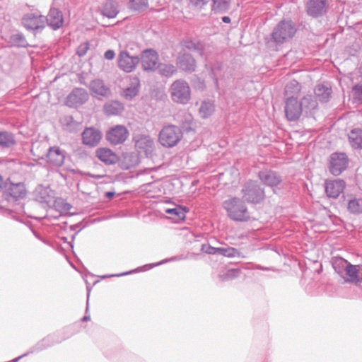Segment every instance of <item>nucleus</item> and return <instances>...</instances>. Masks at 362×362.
Here are the masks:
<instances>
[{
	"label": "nucleus",
	"instance_id": "obj_1",
	"mask_svg": "<svg viewBox=\"0 0 362 362\" xmlns=\"http://www.w3.org/2000/svg\"><path fill=\"white\" fill-rule=\"evenodd\" d=\"M223 206L228 216L236 221H247L250 218L245 202L238 197H232L223 202Z\"/></svg>",
	"mask_w": 362,
	"mask_h": 362
},
{
	"label": "nucleus",
	"instance_id": "obj_2",
	"mask_svg": "<svg viewBox=\"0 0 362 362\" xmlns=\"http://www.w3.org/2000/svg\"><path fill=\"white\" fill-rule=\"evenodd\" d=\"M183 134L181 129L173 124L164 126L158 134L159 143L165 148H173L182 139Z\"/></svg>",
	"mask_w": 362,
	"mask_h": 362
},
{
	"label": "nucleus",
	"instance_id": "obj_3",
	"mask_svg": "<svg viewBox=\"0 0 362 362\" xmlns=\"http://www.w3.org/2000/svg\"><path fill=\"white\" fill-rule=\"evenodd\" d=\"M170 98L174 103L185 105L191 98V89L187 81L183 79L175 81L169 88Z\"/></svg>",
	"mask_w": 362,
	"mask_h": 362
},
{
	"label": "nucleus",
	"instance_id": "obj_4",
	"mask_svg": "<svg viewBox=\"0 0 362 362\" xmlns=\"http://www.w3.org/2000/svg\"><path fill=\"white\" fill-rule=\"evenodd\" d=\"M296 33V28L291 20H282L274 28L272 40L277 44H283L291 39Z\"/></svg>",
	"mask_w": 362,
	"mask_h": 362
},
{
	"label": "nucleus",
	"instance_id": "obj_5",
	"mask_svg": "<svg viewBox=\"0 0 362 362\" xmlns=\"http://www.w3.org/2000/svg\"><path fill=\"white\" fill-rule=\"evenodd\" d=\"M41 145L37 144H33L31 149L32 154L38 159H43L45 156L47 162L51 165L57 167L62 166L64 163L65 151L62 150L59 146L50 147L47 153L42 155L35 153V150L37 149Z\"/></svg>",
	"mask_w": 362,
	"mask_h": 362
},
{
	"label": "nucleus",
	"instance_id": "obj_6",
	"mask_svg": "<svg viewBox=\"0 0 362 362\" xmlns=\"http://www.w3.org/2000/svg\"><path fill=\"white\" fill-rule=\"evenodd\" d=\"M243 197L249 203L257 204L264 198V190L257 181L247 182L242 189Z\"/></svg>",
	"mask_w": 362,
	"mask_h": 362
},
{
	"label": "nucleus",
	"instance_id": "obj_7",
	"mask_svg": "<svg viewBox=\"0 0 362 362\" xmlns=\"http://www.w3.org/2000/svg\"><path fill=\"white\" fill-rule=\"evenodd\" d=\"M22 24L28 30H42L46 25V17L40 11L28 13L22 18Z\"/></svg>",
	"mask_w": 362,
	"mask_h": 362
},
{
	"label": "nucleus",
	"instance_id": "obj_8",
	"mask_svg": "<svg viewBox=\"0 0 362 362\" xmlns=\"http://www.w3.org/2000/svg\"><path fill=\"white\" fill-rule=\"evenodd\" d=\"M26 195V189L24 183H13L10 181L4 184V197L8 202H14L23 199Z\"/></svg>",
	"mask_w": 362,
	"mask_h": 362
},
{
	"label": "nucleus",
	"instance_id": "obj_9",
	"mask_svg": "<svg viewBox=\"0 0 362 362\" xmlns=\"http://www.w3.org/2000/svg\"><path fill=\"white\" fill-rule=\"evenodd\" d=\"M135 147L139 153H144L145 156L149 157L153 155L155 150L153 139L146 134H139L134 139Z\"/></svg>",
	"mask_w": 362,
	"mask_h": 362
},
{
	"label": "nucleus",
	"instance_id": "obj_10",
	"mask_svg": "<svg viewBox=\"0 0 362 362\" xmlns=\"http://www.w3.org/2000/svg\"><path fill=\"white\" fill-rule=\"evenodd\" d=\"M140 62V58L136 55H130L127 50L119 52L117 58L118 66L126 73L132 72Z\"/></svg>",
	"mask_w": 362,
	"mask_h": 362
},
{
	"label": "nucleus",
	"instance_id": "obj_11",
	"mask_svg": "<svg viewBox=\"0 0 362 362\" xmlns=\"http://www.w3.org/2000/svg\"><path fill=\"white\" fill-rule=\"evenodd\" d=\"M349 159L344 153H334L330 156L329 169L335 176L339 175L347 168Z\"/></svg>",
	"mask_w": 362,
	"mask_h": 362
},
{
	"label": "nucleus",
	"instance_id": "obj_12",
	"mask_svg": "<svg viewBox=\"0 0 362 362\" xmlns=\"http://www.w3.org/2000/svg\"><path fill=\"white\" fill-rule=\"evenodd\" d=\"M303 111L302 104L293 95L286 98L285 114L289 121H296L300 117Z\"/></svg>",
	"mask_w": 362,
	"mask_h": 362
},
{
	"label": "nucleus",
	"instance_id": "obj_13",
	"mask_svg": "<svg viewBox=\"0 0 362 362\" xmlns=\"http://www.w3.org/2000/svg\"><path fill=\"white\" fill-rule=\"evenodd\" d=\"M128 136L129 131L123 125H116L112 127L106 134L107 140L114 145L122 144Z\"/></svg>",
	"mask_w": 362,
	"mask_h": 362
},
{
	"label": "nucleus",
	"instance_id": "obj_14",
	"mask_svg": "<svg viewBox=\"0 0 362 362\" xmlns=\"http://www.w3.org/2000/svg\"><path fill=\"white\" fill-rule=\"evenodd\" d=\"M88 92L81 88H74L66 97V105L74 107L85 103L88 99Z\"/></svg>",
	"mask_w": 362,
	"mask_h": 362
},
{
	"label": "nucleus",
	"instance_id": "obj_15",
	"mask_svg": "<svg viewBox=\"0 0 362 362\" xmlns=\"http://www.w3.org/2000/svg\"><path fill=\"white\" fill-rule=\"evenodd\" d=\"M346 183L341 179L326 180L325 183V192L329 198L337 199L344 192Z\"/></svg>",
	"mask_w": 362,
	"mask_h": 362
},
{
	"label": "nucleus",
	"instance_id": "obj_16",
	"mask_svg": "<svg viewBox=\"0 0 362 362\" xmlns=\"http://www.w3.org/2000/svg\"><path fill=\"white\" fill-rule=\"evenodd\" d=\"M158 55L156 51L147 49L142 52L141 62L145 71H153L156 68Z\"/></svg>",
	"mask_w": 362,
	"mask_h": 362
},
{
	"label": "nucleus",
	"instance_id": "obj_17",
	"mask_svg": "<svg viewBox=\"0 0 362 362\" xmlns=\"http://www.w3.org/2000/svg\"><path fill=\"white\" fill-rule=\"evenodd\" d=\"M327 0H309L306 6L308 14L315 18L324 15L327 11Z\"/></svg>",
	"mask_w": 362,
	"mask_h": 362
},
{
	"label": "nucleus",
	"instance_id": "obj_18",
	"mask_svg": "<svg viewBox=\"0 0 362 362\" xmlns=\"http://www.w3.org/2000/svg\"><path fill=\"white\" fill-rule=\"evenodd\" d=\"M127 86L122 90V96L127 100L136 96L140 90V80L137 76H129Z\"/></svg>",
	"mask_w": 362,
	"mask_h": 362
},
{
	"label": "nucleus",
	"instance_id": "obj_19",
	"mask_svg": "<svg viewBox=\"0 0 362 362\" xmlns=\"http://www.w3.org/2000/svg\"><path fill=\"white\" fill-rule=\"evenodd\" d=\"M178 67L187 72L192 73L196 69V61L193 57L188 53L180 54L177 58Z\"/></svg>",
	"mask_w": 362,
	"mask_h": 362
},
{
	"label": "nucleus",
	"instance_id": "obj_20",
	"mask_svg": "<svg viewBox=\"0 0 362 362\" xmlns=\"http://www.w3.org/2000/svg\"><path fill=\"white\" fill-rule=\"evenodd\" d=\"M344 274L345 276L343 277L346 282L354 284L362 282V269L360 265H354L350 263Z\"/></svg>",
	"mask_w": 362,
	"mask_h": 362
},
{
	"label": "nucleus",
	"instance_id": "obj_21",
	"mask_svg": "<svg viewBox=\"0 0 362 362\" xmlns=\"http://www.w3.org/2000/svg\"><path fill=\"white\" fill-rule=\"evenodd\" d=\"M258 176L262 182L269 187L277 186L282 180L277 173L269 170L259 171Z\"/></svg>",
	"mask_w": 362,
	"mask_h": 362
},
{
	"label": "nucleus",
	"instance_id": "obj_22",
	"mask_svg": "<svg viewBox=\"0 0 362 362\" xmlns=\"http://www.w3.org/2000/svg\"><path fill=\"white\" fill-rule=\"evenodd\" d=\"M101 139L100 132L92 127L86 128L82 133L83 143L89 146H96Z\"/></svg>",
	"mask_w": 362,
	"mask_h": 362
},
{
	"label": "nucleus",
	"instance_id": "obj_23",
	"mask_svg": "<svg viewBox=\"0 0 362 362\" xmlns=\"http://www.w3.org/2000/svg\"><path fill=\"white\" fill-rule=\"evenodd\" d=\"M100 13L108 18H114L119 13L118 4L114 0H107L99 7Z\"/></svg>",
	"mask_w": 362,
	"mask_h": 362
},
{
	"label": "nucleus",
	"instance_id": "obj_24",
	"mask_svg": "<svg viewBox=\"0 0 362 362\" xmlns=\"http://www.w3.org/2000/svg\"><path fill=\"white\" fill-rule=\"evenodd\" d=\"M46 17V24L49 25L54 30L59 29L63 24V17L62 13L57 8H50L49 12Z\"/></svg>",
	"mask_w": 362,
	"mask_h": 362
},
{
	"label": "nucleus",
	"instance_id": "obj_25",
	"mask_svg": "<svg viewBox=\"0 0 362 362\" xmlns=\"http://www.w3.org/2000/svg\"><path fill=\"white\" fill-rule=\"evenodd\" d=\"M98 158L107 165L116 163L118 156L112 150L107 148H100L96 151Z\"/></svg>",
	"mask_w": 362,
	"mask_h": 362
},
{
	"label": "nucleus",
	"instance_id": "obj_26",
	"mask_svg": "<svg viewBox=\"0 0 362 362\" xmlns=\"http://www.w3.org/2000/svg\"><path fill=\"white\" fill-rule=\"evenodd\" d=\"M90 90L95 95L107 97L110 94V88L105 85L103 81L95 79L90 83Z\"/></svg>",
	"mask_w": 362,
	"mask_h": 362
},
{
	"label": "nucleus",
	"instance_id": "obj_27",
	"mask_svg": "<svg viewBox=\"0 0 362 362\" xmlns=\"http://www.w3.org/2000/svg\"><path fill=\"white\" fill-rule=\"evenodd\" d=\"M16 144L14 134L10 132H0V148L7 149L13 147Z\"/></svg>",
	"mask_w": 362,
	"mask_h": 362
},
{
	"label": "nucleus",
	"instance_id": "obj_28",
	"mask_svg": "<svg viewBox=\"0 0 362 362\" xmlns=\"http://www.w3.org/2000/svg\"><path fill=\"white\" fill-rule=\"evenodd\" d=\"M332 94V88L325 84H318L315 88V95L320 102L326 103Z\"/></svg>",
	"mask_w": 362,
	"mask_h": 362
},
{
	"label": "nucleus",
	"instance_id": "obj_29",
	"mask_svg": "<svg viewBox=\"0 0 362 362\" xmlns=\"http://www.w3.org/2000/svg\"><path fill=\"white\" fill-rule=\"evenodd\" d=\"M52 194L49 188L39 187L35 190V199L40 203L49 204L53 199Z\"/></svg>",
	"mask_w": 362,
	"mask_h": 362
},
{
	"label": "nucleus",
	"instance_id": "obj_30",
	"mask_svg": "<svg viewBox=\"0 0 362 362\" xmlns=\"http://www.w3.org/2000/svg\"><path fill=\"white\" fill-rule=\"evenodd\" d=\"M349 140L354 148H362V129L356 128L349 134Z\"/></svg>",
	"mask_w": 362,
	"mask_h": 362
},
{
	"label": "nucleus",
	"instance_id": "obj_31",
	"mask_svg": "<svg viewBox=\"0 0 362 362\" xmlns=\"http://www.w3.org/2000/svg\"><path fill=\"white\" fill-rule=\"evenodd\" d=\"M332 264L334 271L341 276H344V274L350 262L342 257H334L332 259Z\"/></svg>",
	"mask_w": 362,
	"mask_h": 362
},
{
	"label": "nucleus",
	"instance_id": "obj_32",
	"mask_svg": "<svg viewBox=\"0 0 362 362\" xmlns=\"http://www.w3.org/2000/svg\"><path fill=\"white\" fill-rule=\"evenodd\" d=\"M124 110L122 103L118 101H111L104 105V112L107 115H117Z\"/></svg>",
	"mask_w": 362,
	"mask_h": 362
},
{
	"label": "nucleus",
	"instance_id": "obj_33",
	"mask_svg": "<svg viewBox=\"0 0 362 362\" xmlns=\"http://www.w3.org/2000/svg\"><path fill=\"white\" fill-rule=\"evenodd\" d=\"M165 212L169 214L170 218L174 219L175 221L184 220L187 210L180 206H176L174 208H168L165 209Z\"/></svg>",
	"mask_w": 362,
	"mask_h": 362
},
{
	"label": "nucleus",
	"instance_id": "obj_34",
	"mask_svg": "<svg viewBox=\"0 0 362 362\" xmlns=\"http://www.w3.org/2000/svg\"><path fill=\"white\" fill-rule=\"evenodd\" d=\"M148 0H129L127 7L132 11L142 12L148 8Z\"/></svg>",
	"mask_w": 362,
	"mask_h": 362
},
{
	"label": "nucleus",
	"instance_id": "obj_35",
	"mask_svg": "<svg viewBox=\"0 0 362 362\" xmlns=\"http://www.w3.org/2000/svg\"><path fill=\"white\" fill-rule=\"evenodd\" d=\"M348 211L353 214H362V199L353 198L348 202L347 204Z\"/></svg>",
	"mask_w": 362,
	"mask_h": 362
},
{
	"label": "nucleus",
	"instance_id": "obj_36",
	"mask_svg": "<svg viewBox=\"0 0 362 362\" xmlns=\"http://www.w3.org/2000/svg\"><path fill=\"white\" fill-rule=\"evenodd\" d=\"M241 274L240 269L233 268L223 270L218 274V277L222 281H230L238 277Z\"/></svg>",
	"mask_w": 362,
	"mask_h": 362
},
{
	"label": "nucleus",
	"instance_id": "obj_37",
	"mask_svg": "<svg viewBox=\"0 0 362 362\" xmlns=\"http://www.w3.org/2000/svg\"><path fill=\"white\" fill-rule=\"evenodd\" d=\"M157 68L158 73L165 77H170L177 72V68L172 64L161 63Z\"/></svg>",
	"mask_w": 362,
	"mask_h": 362
},
{
	"label": "nucleus",
	"instance_id": "obj_38",
	"mask_svg": "<svg viewBox=\"0 0 362 362\" xmlns=\"http://www.w3.org/2000/svg\"><path fill=\"white\" fill-rule=\"evenodd\" d=\"M9 43L12 46L18 47H26L28 46V43L25 36L21 33L11 35L10 37Z\"/></svg>",
	"mask_w": 362,
	"mask_h": 362
},
{
	"label": "nucleus",
	"instance_id": "obj_39",
	"mask_svg": "<svg viewBox=\"0 0 362 362\" xmlns=\"http://www.w3.org/2000/svg\"><path fill=\"white\" fill-rule=\"evenodd\" d=\"M214 112V105L209 100L203 101L199 107V115L202 118H208Z\"/></svg>",
	"mask_w": 362,
	"mask_h": 362
},
{
	"label": "nucleus",
	"instance_id": "obj_40",
	"mask_svg": "<svg viewBox=\"0 0 362 362\" xmlns=\"http://www.w3.org/2000/svg\"><path fill=\"white\" fill-rule=\"evenodd\" d=\"M212 11L215 13H223L230 7V0H212Z\"/></svg>",
	"mask_w": 362,
	"mask_h": 362
},
{
	"label": "nucleus",
	"instance_id": "obj_41",
	"mask_svg": "<svg viewBox=\"0 0 362 362\" xmlns=\"http://www.w3.org/2000/svg\"><path fill=\"white\" fill-rule=\"evenodd\" d=\"M223 64L221 62H215L210 68V74L214 81L216 88L218 87V80L222 75Z\"/></svg>",
	"mask_w": 362,
	"mask_h": 362
},
{
	"label": "nucleus",
	"instance_id": "obj_42",
	"mask_svg": "<svg viewBox=\"0 0 362 362\" xmlns=\"http://www.w3.org/2000/svg\"><path fill=\"white\" fill-rule=\"evenodd\" d=\"M300 91V83L296 81L293 80L287 83L285 87V94L287 98L293 96L296 97L298 93Z\"/></svg>",
	"mask_w": 362,
	"mask_h": 362
},
{
	"label": "nucleus",
	"instance_id": "obj_43",
	"mask_svg": "<svg viewBox=\"0 0 362 362\" xmlns=\"http://www.w3.org/2000/svg\"><path fill=\"white\" fill-rule=\"evenodd\" d=\"M300 103L302 104L303 109L308 110H314L317 105V102L313 100L311 95L305 96L300 101Z\"/></svg>",
	"mask_w": 362,
	"mask_h": 362
},
{
	"label": "nucleus",
	"instance_id": "obj_44",
	"mask_svg": "<svg viewBox=\"0 0 362 362\" xmlns=\"http://www.w3.org/2000/svg\"><path fill=\"white\" fill-rule=\"evenodd\" d=\"M55 209L59 211L61 214H66L69 211V210L71 208V204L66 202L63 199H57L54 202V204Z\"/></svg>",
	"mask_w": 362,
	"mask_h": 362
},
{
	"label": "nucleus",
	"instance_id": "obj_45",
	"mask_svg": "<svg viewBox=\"0 0 362 362\" xmlns=\"http://www.w3.org/2000/svg\"><path fill=\"white\" fill-rule=\"evenodd\" d=\"M185 46L188 49L197 51L201 56L203 55V46L200 42L189 41Z\"/></svg>",
	"mask_w": 362,
	"mask_h": 362
},
{
	"label": "nucleus",
	"instance_id": "obj_46",
	"mask_svg": "<svg viewBox=\"0 0 362 362\" xmlns=\"http://www.w3.org/2000/svg\"><path fill=\"white\" fill-rule=\"evenodd\" d=\"M223 256L227 257H240V252L236 248L232 247H226Z\"/></svg>",
	"mask_w": 362,
	"mask_h": 362
},
{
	"label": "nucleus",
	"instance_id": "obj_47",
	"mask_svg": "<svg viewBox=\"0 0 362 362\" xmlns=\"http://www.w3.org/2000/svg\"><path fill=\"white\" fill-rule=\"evenodd\" d=\"M354 98L362 102V84H357L353 88Z\"/></svg>",
	"mask_w": 362,
	"mask_h": 362
},
{
	"label": "nucleus",
	"instance_id": "obj_48",
	"mask_svg": "<svg viewBox=\"0 0 362 362\" xmlns=\"http://www.w3.org/2000/svg\"><path fill=\"white\" fill-rule=\"evenodd\" d=\"M89 45L88 42L81 44L77 49V54L80 57L84 56L86 54Z\"/></svg>",
	"mask_w": 362,
	"mask_h": 362
},
{
	"label": "nucleus",
	"instance_id": "obj_49",
	"mask_svg": "<svg viewBox=\"0 0 362 362\" xmlns=\"http://www.w3.org/2000/svg\"><path fill=\"white\" fill-rule=\"evenodd\" d=\"M216 250L217 247L211 246L210 245H203L202 247V250L203 252L210 255H216Z\"/></svg>",
	"mask_w": 362,
	"mask_h": 362
},
{
	"label": "nucleus",
	"instance_id": "obj_50",
	"mask_svg": "<svg viewBox=\"0 0 362 362\" xmlns=\"http://www.w3.org/2000/svg\"><path fill=\"white\" fill-rule=\"evenodd\" d=\"M49 339H43L41 341L37 343L36 344V349L37 350H42L47 346H49V344L48 343Z\"/></svg>",
	"mask_w": 362,
	"mask_h": 362
},
{
	"label": "nucleus",
	"instance_id": "obj_51",
	"mask_svg": "<svg viewBox=\"0 0 362 362\" xmlns=\"http://www.w3.org/2000/svg\"><path fill=\"white\" fill-rule=\"evenodd\" d=\"M192 4H193L195 6H200L202 7L204 5H206L209 0H189Z\"/></svg>",
	"mask_w": 362,
	"mask_h": 362
},
{
	"label": "nucleus",
	"instance_id": "obj_52",
	"mask_svg": "<svg viewBox=\"0 0 362 362\" xmlns=\"http://www.w3.org/2000/svg\"><path fill=\"white\" fill-rule=\"evenodd\" d=\"M177 259H180V258L177 257H173L171 259H163L159 262H157L156 264H151V268L153 267H156V266H159V265H161L165 262H170V261H173V260H177Z\"/></svg>",
	"mask_w": 362,
	"mask_h": 362
},
{
	"label": "nucleus",
	"instance_id": "obj_53",
	"mask_svg": "<svg viewBox=\"0 0 362 362\" xmlns=\"http://www.w3.org/2000/svg\"><path fill=\"white\" fill-rule=\"evenodd\" d=\"M115 53L113 50L112 49H109V50H107L105 54H104V57L106 59H108V60H112L115 58Z\"/></svg>",
	"mask_w": 362,
	"mask_h": 362
},
{
	"label": "nucleus",
	"instance_id": "obj_54",
	"mask_svg": "<svg viewBox=\"0 0 362 362\" xmlns=\"http://www.w3.org/2000/svg\"><path fill=\"white\" fill-rule=\"evenodd\" d=\"M226 247H217L216 254H219L223 256Z\"/></svg>",
	"mask_w": 362,
	"mask_h": 362
},
{
	"label": "nucleus",
	"instance_id": "obj_55",
	"mask_svg": "<svg viewBox=\"0 0 362 362\" xmlns=\"http://www.w3.org/2000/svg\"><path fill=\"white\" fill-rule=\"evenodd\" d=\"M64 121H66V124H69V123L74 122V119L71 116H67L64 118Z\"/></svg>",
	"mask_w": 362,
	"mask_h": 362
},
{
	"label": "nucleus",
	"instance_id": "obj_56",
	"mask_svg": "<svg viewBox=\"0 0 362 362\" xmlns=\"http://www.w3.org/2000/svg\"><path fill=\"white\" fill-rule=\"evenodd\" d=\"M6 182H4L2 177L0 175V191L4 190V184Z\"/></svg>",
	"mask_w": 362,
	"mask_h": 362
},
{
	"label": "nucleus",
	"instance_id": "obj_57",
	"mask_svg": "<svg viewBox=\"0 0 362 362\" xmlns=\"http://www.w3.org/2000/svg\"><path fill=\"white\" fill-rule=\"evenodd\" d=\"M256 269H259V270H264V271H266V270H269L270 269L268 268V267H262L261 265H257L255 267Z\"/></svg>",
	"mask_w": 362,
	"mask_h": 362
},
{
	"label": "nucleus",
	"instance_id": "obj_58",
	"mask_svg": "<svg viewBox=\"0 0 362 362\" xmlns=\"http://www.w3.org/2000/svg\"><path fill=\"white\" fill-rule=\"evenodd\" d=\"M132 272H125V273H122V274H112V275H110L109 276L111 277V276H124V275H126V274H131Z\"/></svg>",
	"mask_w": 362,
	"mask_h": 362
},
{
	"label": "nucleus",
	"instance_id": "obj_59",
	"mask_svg": "<svg viewBox=\"0 0 362 362\" xmlns=\"http://www.w3.org/2000/svg\"><path fill=\"white\" fill-rule=\"evenodd\" d=\"M222 21L226 23H229L230 22V18L228 16H223L222 18Z\"/></svg>",
	"mask_w": 362,
	"mask_h": 362
},
{
	"label": "nucleus",
	"instance_id": "obj_60",
	"mask_svg": "<svg viewBox=\"0 0 362 362\" xmlns=\"http://www.w3.org/2000/svg\"><path fill=\"white\" fill-rule=\"evenodd\" d=\"M90 315H85L83 318H82V321L83 322H86V321H88L90 320Z\"/></svg>",
	"mask_w": 362,
	"mask_h": 362
},
{
	"label": "nucleus",
	"instance_id": "obj_61",
	"mask_svg": "<svg viewBox=\"0 0 362 362\" xmlns=\"http://www.w3.org/2000/svg\"><path fill=\"white\" fill-rule=\"evenodd\" d=\"M115 193L112 192H108L106 193V196L109 198H111L114 196Z\"/></svg>",
	"mask_w": 362,
	"mask_h": 362
},
{
	"label": "nucleus",
	"instance_id": "obj_62",
	"mask_svg": "<svg viewBox=\"0 0 362 362\" xmlns=\"http://www.w3.org/2000/svg\"><path fill=\"white\" fill-rule=\"evenodd\" d=\"M88 298H89V293H88V296H87V303H86V313H88V307H89Z\"/></svg>",
	"mask_w": 362,
	"mask_h": 362
}]
</instances>
